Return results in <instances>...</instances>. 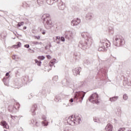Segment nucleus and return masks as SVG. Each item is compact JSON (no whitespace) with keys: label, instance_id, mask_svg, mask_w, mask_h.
Wrapping results in <instances>:
<instances>
[{"label":"nucleus","instance_id":"nucleus-1","mask_svg":"<svg viewBox=\"0 0 131 131\" xmlns=\"http://www.w3.org/2000/svg\"><path fill=\"white\" fill-rule=\"evenodd\" d=\"M80 120L79 116H71L67 119V122L70 124V125H74V124H79Z\"/></svg>","mask_w":131,"mask_h":131},{"label":"nucleus","instance_id":"nucleus-2","mask_svg":"<svg viewBox=\"0 0 131 131\" xmlns=\"http://www.w3.org/2000/svg\"><path fill=\"white\" fill-rule=\"evenodd\" d=\"M110 46V42L107 39H102L101 40V44L100 45L98 51L101 52L102 51H105V49L108 48Z\"/></svg>","mask_w":131,"mask_h":131},{"label":"nucleus","instance_id":"nucleus-3","mask_svg":"<svg viewBox=\"0 0 131 131\" xmlns=\"http://www.w3.org/2000/svg\"><path fill=\"white\" fill-rule=\"evenodd\" d=\"M98 98L99 96H98V94L94 93L89 98V101L91 102V103L98 104V103H99Z\"/></svg>","mask_w":131,"mask_h":131},{"label":"nucleus","instance_id":"nucleus-4","mask_svg":"<svg viewBox=\"0 0 131 131\" xmlns=\"http://www.w3.org/2000/svg\"><path fill=\"white\" fill-rule=\"evenodd\" d=\"M42 19L43 22H46L47 25H52V20H51V18H50L49 14H44L42 16Z\"/></svg>","mask_w":131,"mask_h":131},{"label":"nucleus","instance_id":"nucleus-5","mask_svg":"<svg viewBox=\"0 0 131 131\" xmlns=\"http://www.w3.org/2000/svg\"><path fill=\"white\" fill-rule=\"evenodd\" d=\"M84 97V94L82 92H79L76 93L74 100H76L77 99H79L80 101H82L83 100V98Z\"/></svg>","mask_w":131,"mask_h":131},{"label":"nucleus","instance_id":"nucleus-6","mask_svg":"<svg viewBox=\"0 0 131 131\" xmlns=\"http://www.w3.org/2000/svg\"><path fill=\"white\" fill-rule=\"evenodd\" d=\"M1 125H2L4 128H6L7 129H9V125H8V123L6 121H2L1 122Z\"/></svg>","mask_w":131,"mask_h":131},{"label":"nucleus","instance_id":"nucleus-7","mask_svg":"<svg viewBox=\"0 0 131 131\" xmlns=\"http://www.w3.org/2000/svg\"><path fill=\"white\" fill-rule=\"evenodd\" d=\"M80 23V19H77L76 20H73L71 23V25L72 26H75V25H78Z\"/></svg>","mask_w":131,"mask_h":131},{"label":"nucleus","instance_id":"nucleus-8","mask_svg":"<svg viewBox=\"0 0 131 131\" xmlns=\"http://www.w3.org/2000/svg\"><path fill=\"white\" fill-rule=\"evenodd\" d=\"M55 63H56L55 59H53V60H51V61L49 62L50 68L49 69H47V71H50V70L52 69V67L53 65H54V64H55Z\"/></svg>","mask_w":131,"mask_h":131},{"label":"nucleus","instance_id":"nucleus-9","mask_svg":"<svg viewBox=\"0 0 131 131\" xmlns=\"http://www.w3.org/2000/svg\"><path fill=\"white\" fill-rule=\"evenodd\" d=\"M113 129V126L111 125V124L108 123L105 127V130L106 131H112Z\"/></svg>","mask_w":131,"mask_h":131},{"label":"nucleus","instance_id":"nucleus-10","mask_svg":"<svg viewBox=\"0 0 131 131\" xmlns=\"http://www.w3.org/2000/svg\"><path fill=\"white\" fill-rule=\"evenodd\" d=\"M20 46H21V42H17V45L12 46V48H14V49H18V48H20Z\"/></svg>","mask_w":131,"mask_h":131},{"label":"nucleus","instance_id":"nucleus-11","mask_svg":"<svg viewBox=\"0 0 131 131\" xmlns=\"http://www.w3.org/2000/svg\"><path fill=\"white\" fill-rule=\"evenodd\" d=\"M118 99V97H114L110 99L111 102H115Z\"/></svg>","mask_w":131,"mask_h":131},{"label":"nucleus","instance_id":"nucleus-12","mask_svg":"<svg viewBox=\"0 0 131 131\" xmlns=\"http://www.w3.org/2000/svg\"><path fill=\"white\" fill-rule=\"evenodd\" d=\"M35 62L37 64L38 66H40V65H41V61H39L37 60V59H35Z\"/></svg>","mask_w":131,"mask_h":131},{"label":"nucleus","instance_id":"nucleus-13","mask_svg":"<svg viewBox=\"0 0 131 131\" xmlns=\"http://www.w3.org/2000/svg\"><path fill=\"white\" fill-rule=\"evenodd\" d=\"M37 3L39 6H40V5H42V4H43V0H37Z\"/></svg>","mask_w":131,"mask_h":131},{"label":"nucleus","instance_id":"nucleus-14","mask_svg":"<svg viewBox=\"0 0 131 131\" xmlns=\"http://www.w3.org/2000/svg\"><path fill=\"white\" fill-rule=\"evenodd\" d=\"M15 109H19L20 108V104L18 103H16L15 105H14Z\"/></svg>","mask_w":131,"mask_h":131},{"label":"nucleus","instance_id":"nucleus-15","mask_svg":"<svg viewBox=\"0 0 131 131\" xmlns=\"http://www.w3.org/2000/svg\"><path fill=\"white\" fill-rule=\"evenodd\" d=\"M46 2L48 5H53V1L52 0H46Z\"/></svg>","mask_w":131,"mask_h":131},{"label":"nucleus","instance_id":"nucleus-16","mask_svg":"<svg viewBox=\"0 0 131 131\" xmlns=\"http://www.w3.org/2000/svg\"><path fill=\"white\" fill-rule=\"evenodd\" d=\"M24 25V22L23 21H21L20 23H18V24H17V26L18 27H21V26Z\"/></svg>","mask_w":131,"mask_h":131},{"label":"nucleus","instance_id":"nucleus-17","mask_svg":"<svg viewBox=\"0 0 131 131\" xmlns=\"http://www.w3.org/2000/svg\"><path fill=\"white\" fill-rule=\"evenodd\" d=\"M37 58L39 60H45V57L43 56H38Z\"/></svg>","mask_w":131,"mask_h":131},{"label":"nucleus","instance_id":"nucleus-18","mask_svg":"<svg viewBox=\"0 0 131 131\" xmlns=\"http://www.w3.org/2000/svg\"><path fill=\"white\" fill-rule=\"evenodd\" d=\"M123 99L124 100H127V99H128V96H127L126 94H124L123 95Z\"/></svg>","mask_w":131,"mask_h":131},{"label":"nucleus","instance_id":"nucleus-19","mask_svg":"<svg viewBox=\"0 0 131 131\" xmlns=\"http://www.w3.org/2000/svg\"><path fill=\"white\" fill-rule=\"evenodd\" d=\"M53 81H57L58 80V76H55L53 78Z\"/></svg>","mask_w":131,"mask_h":131},{"label":"nucleus","instance_id":"nucleus-20","mask_svg":"<svg viewBox=\"0 0 131 131\" xmlns=\"http://www.w3.org/2000/svg\"><path fill=\"white\" fill-rule=\"evenodd\" d=\"M40 29V31H42V34H43V35H45V34H46V32H45V30H42V29L41 28H39Z\"/></svg>","mask_w":131,"mask_h":131},{"label":"nucleus","instance_id":"nucleus-21","mask_svg":"<svg viewBox=\"0 0 131 131\" xmlns=\"http://www.w3.org/2000/svg\"><path fill=\"white\" fill-rule=\"evenodd\" d=\"M27 3H26V2H24L23 3V7H24V8H25L26 7H27Z\"/></svg>","mask_w":131,"mask_h":131},{"label":"nucleus","instance_id":"nucleus-22","mask_svg":"<svg viewBox=\"0 0 131 131\" xmlns=\"http://www.w3.org/2000/svg\"><path fill=\"white\" fill-rule=\"evenodd\" d=\"M34 45H41V42H38L37 41L33 42Z\"/></svg>","mask_w":131,"mask_h":131},{"label":"nucleus","instance_id":"nucleus-23","mask_svg":"<svg viewBox=\"0 0 131 131\" xmlns=\"http://www.w3.org/2000/svg\"><path fill=\"white\" fill-rule=\"evenodd\" d=\"M125 130V128L123 127V128H120L118 129V131H124Z\"/></svg>","mask_w":131,"mask_h":131},{"label":"nucleus","instance_id":"nucleus-24","mask_svg":"<svg viewBox=\"0 0 131 131\" xmlns=\"http://www.w3.org/2000/svg\"><path fill=\"white\" fill-rule=\"evenodd\" d=\"M34 37L35 39H40V36H35Z\"/></svg>","mask_w":131,"mask_h":131},{"label":"nucleus","instance_id":"nucleus-25","mask_svg":"<svg viewBox=\"0 0 131 131\" xmlns=\"http://www.w3.org/2000/svg\"><path fill=\"white\" fill-rule=\"evenodd\" d=\"M60 40L61 41H65V38H64V37H61Z\"/></svg>","mask_w":131,"mask_h":131},{"label":"nucleus","instance_id":"nucleus-26","mask_svg":"<svg viewBox=\"0 0 131 131\" xmlns=\"http://www.w3.org/2000/svg\"><path fill=\"white\" fill-rule=\"evenodd\" d=\"M24 47L25 48H27V49H28V48H29V45L28 44L25 45Z\"/></svg>","mask_w":131,"mask_h":131},{"label":"nucleus","instance_id":"nucleus-27","mask_svg":"<svg viewBox=\"0 0 131 131\" xmlns=\"http://www.w3.org/2000/svg\"><path fill=\"white\" fill-rule=\"evenodd\" d=\"M47 59H51L52 57L50 55H47L46 56Z\"/></svg>","mask_w":131,"mask_h":131},{"label":"nucleus","instance_id":"nucleus-28","mask_svg":"<svg viewBox=\"0 0 131 131\" xmlns=\"http://www.w3.org/2000/svg\"><path fill=\"white\" fill-rule=\"evenodd\" d=\"M119 39H120V37H119V38L118 37L116 38L115 41H117V40H118Z\"/></svg>","mask_w":131,"mask_h":131},{"label":"nucleus","instance_id":"nucleus-29","mask_svg":"<svg viewBox=\"0 0 131 131\" xmlns=\"http://www.w3.org/2000/svg\"><path fill=\"white\" fill-rule=\"evenodd\" d=\"M70 102H71V103L73 102V99H71V100H70Z\"/></svg>","mask_w":131,"mask_h":131},{"label":"nucleus","instance_id":"nucleus-30","mask_svg":"<svg viewBox=\"0 0 131 131\" xmlns=\"http://www.w3.org/2000/svg\"><path fill=\"white\" fill-rule=\"evenodd\" d=\"M9 73H7L6 74V76H9Z\"/></svg>","mask_w":131,"mask_h":131},{"label":"nucleus","instance_id":"nucleus-31","mask_svg":"<svg viewBox=\"0 0 131 131\" xmlns=\"http://www.w3.org/2000/svg\"><path fill=\"white\" fill-rule=\"evenodd\" d=\"M56 39H60V37L59 36H57L56 37Z\"/></svg>","mask_w":131,"mask_h":131},{"label":"nucleus","instance_id":"nucleus-32","mask_svg":"<svg viewBox=\"0 0 131 131\" xmlns=\"http://www.w3.org/2000/svg\"><path fill=\"white\" fill-rule=\"evenodd\" d=\"M10 108H11V106H9V110L10 111H12V110H10Z\"/></svg>","mask_w":131,"mask_h":131},{"label":"nucleus","instance_id":"nucleus-33","mask_svg":"<svg viewBox=\"0 0 131 131\" xmlns=\"http://www.w3.org/2000/svg\"><path fill=\"white\" fill-rule=\"evenodd\" d=\"M27 28L26 27H24L23 29L25 30V29H26Z\"/></svg>","mask_w":131,"mask_h":131},{"label":"nucleus","instance_id":"nucleus-34","mask_svg":"<svg viewBox=\"0 0 131 131\" xmlns=\"http://www.w3.org/2000/svg\"><path fill=\"white\" fill-rule=\"evenodd\" d=\"M12 59H15V56L13 55V56H12Z\"/></svg>","mask_w":131,"mask_h":131},{"label":"nucleus","instance_id":"nucleus-35","mask_svg":"<svg viewBox=\"0 0 131 131\" xmlns=\"http://www.w3.org/2000/svg\"><path fill=\"white\" fill-rule=\"evenodd\" d=\"M81 35H83V33H82L81 34Z\"/></svg>","mask_w":131,"mask_h":131},{"label":"nucleus","instance_id":"nucleus-36","mask_svg":"<svg viewBox=\"0 0 131 131\" xmlns=\"http://www.w3.org/2000/svg\"><path fill=\"white\" fill-rule=\"evenodd\" d=\"M94 121H96V119H94Z\"/></svg>","mask_w":131,"mask_h":131},{"label":"nucleus","instance_id":"nucleus-37","mask_svg":"<svg viewBox=\"0 0 131 131\" xmlns=\"http://www.w3.org/2000/svg\"><path fill=\"white\" fill-rule=\"evenodd\" d=\"M120 113H121V111H120Z\"/></svg>","mask_w":131,"mask_h":131},{"label":"nucleus","instance_id":"nucleus-38","mask_svg":"<svg viewBox=\"0 0 131 131\" xmlns=\"http://www.w3.org/2000/svg\"><path fill=\"white\" fill-rule=\"evenodd\" d=\"M53 2H55V1H56V0H53Z\"/></svg>","mask_w":131,"mask_h":131},{"label":"nucleus","instance_id":"nucleus-39","mask_svg":"<svg viewBox=\"0 0 131 131\" xmlns=\"http://www.w3.org/2000/svg\"><path fill=\"white\" fill-rule=\"evenodd\" d=\"M45 69H47V67L45 68Z\"/></svg>","mask_w":131,"mask_h":131},{"label":"nucleus","instance_id":"nucleus-40","mask_svg":"<svg viewBox=\"0 0 131 131\" xmlns=\"http://www.w3.org/2000/svg\"><path fill=\"white\" fill-rule=\"evenodd\" d=\"M128 131H131V130H128Z\"/></svg>","mask_w":131,"mask_h":131}]
</instances>
